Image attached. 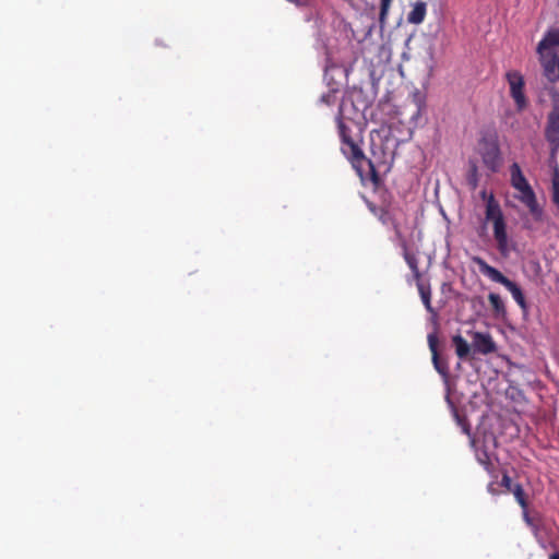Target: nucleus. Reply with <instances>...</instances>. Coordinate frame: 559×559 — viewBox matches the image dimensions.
Masks as SVG:
<instances>
[{
  "mask_svg": "<svg viewBox=\"0 0 559 559\" xmlns=\"http://www.w3.org/2000/svg\"><path fill=\"white\" fill-rule=\"evenodd\" d=\"M542 67L543 88L559 104V29L548 31L536 48Z\"/></svg>",
  "mask_w": 559,
  "mask_h": 559,
  "instance_id": "1",
  "label": "nucleus"
},
{
  "mask_svg": "<svg viewBox=\"0 0 559 559\" xmlns=\"http://www.w3.org/2000/svg\"><path fill=\"white\" fill-rule=\"evenodd\" d=\"M485 217L487 222L492 223L493 238L496 240L498 251L502 257H509L510 252L515 249V246L509 239L503 212L492 193H489L487 200Z\"/></svg>",
  "mask_w": 559,
  "mask_h": 559,
  "instance_id": "2",
  "label": "nucleus"
},
{
  "mask_svg": "<svg viewBox=\"0 0 559 559\" xmlns=\"http://www.w3.org/2000/svg\"><path fill=\"white\" fill-rule=\"evenodd\" d=\"M510 175L511 186L518 191L515 198L528 209L536 221H540L543 217V209L539 206L536 194L518 163L511 165Z\"/></svg>",
  "mask_w": 559,
  "mask_h": 559,
  "instance_id": "3",
  "label": "nucleus"
},
{
  "mask_svg": "<svg viewBox=\"0 0 559 559\" xmlns=\"http://www.w3.org/2000/svg\"><path fill=\"white\" fill-rule=\"evenodd\" d=\"M473 262L477 264L479 272L490 278L495 283L503 285L512 295L516 304L522 308H526L525 297L518 284L504 276L499 270L489 265L483 258L474 257Z\"/></svg>",
  "mask_w": 559,
  "mask_h": 559,
  "instance_id": "4",
  "label": "nucleus"
},
{
  "mask_svg": "<svg viewBox=\"0 0 559 559\" xmlns=\"http://www.w3.org/2000/svg\"><path fill=\"white\" fill-rule=\"evenodd\" d=\"M506 79L510 86V95L513 98L516 109L522 111L527 106V98L524 94V78L519 71H509Z\"/></svg>",
  "mask_w": 559,
  "mask_h": 559,
  "instance_id": "5",
  "label": "nucleus"
},
{
  "mask_svg": "<svg viewBox=\"0 0 559 559\" xmlns=\"http://www.w3.org/2000/svg\"><path fill=\"white\" fill-rule=\"evenodd\" d=\"M342 152L357 170H360L362 164L367 162L362 150L353 139L343 143ZM368 164L372 166L370 160H368Z\"/></svg>",
  "mask_w": 559,
  "mask_h": 559,
  "instance_id": "6",
  "label": "nucleus"
},
{
  "mask_svg": "<svg viewBox=\"0 0 559 559\" xmlns=\"http://www.w3.org/2000/svg\"><path fill=\"white\" fill-rule=\"evenodd\" d=\"M472 336V345L475 352L483 355H488L496 352L497 346L489 333L473 332Z\"/></svg>",
  "mask_w": 559,
  "mask_h": 559,
  "instance_id": "7",
  "label": "nucleus"
},
{
  "mask_svg": "<svg viewBox=\"0 0 559 559\" xmlns=\"http://www.w3.org/2000/svg\"><path fill=\"white\" fill-rule=\"evenodd\" d=\"M484 164L491 171H497L500 166V150L496 143L487 142L481 148Z\"/></svg>",
  "mask_w": 559,
  "mask_h": 559,
  "instance_id": "8",
  "label": "nucleus"
},
{
  "mask_svg": "<svg viewBox=\"0 0 559 559\" xmlns=\"http://www.w3.org/2000/svg\"><path fill=\"white\" fill-rule=\"evenodd\" d=\"M395 231H396V237L399 239L400 246L403 249V257L405 259V262L407 263V265L412 270L413 276L416 280V282L420 281L421 280V273H420L419 267H418V259H417L416 254L408 250L406 240L404 239V237L401 235L400 230L396 227H395Z\"/></svg>",
  "mask_w": 559,
  "mask_h": 559,
  "instance_id": "9",
  "label": "nucleus"
},
{
  "mask_svg": "<svg viewBox=\"0 0 559 559\" xmlns=\"http://www.w3.org/2000/svg\"><path fill=\"white\" fill-rule=\"evenodd\" d=\"M428 345H429V349L432 354V364L436 368V370L442 374V376H447L448 374V366L444 365V364H441L440 360H439V354H438V337L435 333H430L428 334Z\"/></svg>",
  "mask_w": 559,
  "mask_h": 559,
  "instance_id": "10",
  "label": "nucleus"
},
{
  "mask_svg": "<svg viewBox=\"0 0 559 559\" xmlns=\"http://www.w3.org/2000/svg\"><path fill=\"white\" fill-rule=\"evenodd\" d=\"M427 14V3L425 1H416L412 3V10L407 14V22L409 24L418 25L421 24Z\"/></svg>",
  "mask_w": 559,
  "mask_h": 559,
  "instance_id": "11",
  "label": "nucleus"
},
{
  "mask_svg": "<svg viewBox=\"0 0 559 559\" xmlns=\"http://www.w3.org/2000/svg\"><path fill=\"white\" fill-rule=\"evenodd\" d=\"M418 293L420 295L421 301L428 312L437 316L433 307L431 306V287L429 283L424 282L423 280L416 282Z\"/></svg>",
  "mask_w": 559,
  "mask_h": 559,
  "instance_id": "12",
  "label": "nucleus"
},
{
  "mask_svg": "<svg viewBox=\"0 0 559 559\" xmlns=\"http://www.w3.org/2000/svg\"><path fill=\"white\" fill-rule=\"evenodd\" d=\"M452 342L455 346V352L459 358L463 359L469 354L471 346L460 334L454 335L452 337Z\"/></svg>",
  "mask_w": 559,
  "mask_h": 559,
  "instance_id": "13",
  "label": "nucleus"
},
{
  "mask_svg": "<svg viewBox=\"0 0 559 559\" xmlns=\"http://www.w3.org/2000/svg\"><path fill=\"white\" fill-rule=\"evenodd\" d=\"M488 300L492 307V310L497 317L504 316L507 310L503 300L498 294L490 293L488 295Z\"/></svg>",
  "mask_w": 559,
  "mask_h": 559,
  "instance_id": "14",
  "label": "nucleus"
},
{
  "mask_svg": "<svg viewBox=\"0 0 559 559\" xmlns=\"http://www.w3.org/2000/svg\"><path fill=\"white\" fill-rule=\"evenodd\" d=\"M336 123H337L338 133H340V136H341V140H342V143H345V142L352 140V138L349 135V130H348V128L346 127V124L343 121V108H342V106H340V108H338V114L336 116Z\"/></svg>",
  "mask_w": 559,
  "mask_h": 559,
  "instance_id": "15",
  "label": "nucleus"
},
{
  "mask_svg": "<svg viewBox=\"0 0 559 559\" xmlns=\"http://www.w3.org/2000/svg\"><path fill=\"white\" fill-rule=\"evenodd\" d=\"M545 131H554L559 133V108L556 104V108L549 112L547 118V124Z\"/></svg>",
  "mask_w": 559,
  "mask_h": 559,
  "instance_id": "16",
  "label": "nucleus"
},
{
  "mask_svg": "<svg viewBox=\"0 0 559 559\" xmlns=\"http://www.w3.org/2000/svg\"><path fill=\"white\" fill-rule=\"evenodd\" d=\"M551 200L559 210V167L556 165L552 174Z\"/></svg>",
  "mask_w": 559,
  "mask_h": 559,
  "instance_id": "17",
  "label": "nucleus"
},
{
  "mask_svg": "<svg viewBox=\"0 0 559 559\" xmlns=\"http://www.w3.org/2000/svg\"><path fill=\"white\" fill-rule=\"evenodd\" d=\"M476 459L478 463L483 465L488 473L492 472L493 466L488 455V452L485 449H476Z\"/></svg>",
  "mask_w": 559,
  "mask_h": 559,
  "instance_id": "18",
  "label": "nucleus"
},
{
  "mask_svg": "<svg viewBox=\"0 0 559 559\" xmlns=\"http://www.w3.org/2000/svg\"><path fill=\"white\" fill-rule=\"evenodd\" d=\"M510 492L513 493V496H514L515 500L518 501V503L525 511L527 509L528 504H527L525 492L523 490L522 485L515 484Z\"/></svg>",
  "mask_w": 559,
  "mask_h": 559,
  "instance_id": "19",
  "label": "nucleus"
},
{
  "mask_svg": "<svg viewBox=\"0 0 559 559\" xmlns=\"http://www.w3.org/2000/svg\"><path fill=\"white\" fill-rule=\"evenodd\" d=\"M545 138L551 146V155L555 156L559 150V133L554 131H545Z\"/></svg>",
  "mask_w": 559,
  "mask_h": 559,
  "instance_id": "20",
  "label": "nucleus"
},
{
  "mask_svg": "<svg viewBox=\"0 0 559 559\" xmlns=\"http://www.w3.org/2000/svg\"><path fill=\"white\" fill-rule=\"evenodd\" d=\"M392 0H380L379 22L381 26L385 23Z\"/></svg>",
  "mask_w": 559,
  "mask_h": 559,
  "instance_id": "21",
  "label": "nucleus"
},
{
  "mask_svg": "<svg viewBox=\"0 0 559 559\" xmlns=\"http://www.w3.org/2000/svg\"><path fill=\"white\" fill-rule=\"evenodd\" d=\"M415 102H416V110L414 111V114L412 115V120L413 121H417L418 118L421 116V110H423V107H424V102L420 97L419 94H415Z\"/></svg>",
  "mask_w": 559,
  "mask_h": 559,
  "instance_id": "22",
  "label": "nucleus"
},
{
  "mask_svg": "<svg viewBox=\"0 0 559 559\" xmlns=\"http://www.w3.org/2000/svg\"><path fill=\"white\" fill-rule=\"evenodd\" d=\"M336 100V93L335 91H330L328 92L326 94H323L321 97H320V103L321 104H325L328 106H331L335 103Z\"/></svg>",
  "mask_w": 559,
  "mask_h": 559,
  "instance_id": "23",
  "label": "nucleus"
},
{
  "mask_svg": "<svg viewBox=\"0 0 559 559\" xmlns=\"http://www.w3.org/2000/svg\"><path fill=\"white\" fill-rule=\"evenodd\" d=\"M523 519H524L525 523H526L530 527H532V530L534 531V533H535V534H537L538 528H537V526L534 524V522H533L532 518L530 516V514H528V512H527V509H526L525 511L523 510Z\"/></svg>",
  "mask_w": 559,
  "mask_h": 559,
  "instance_id": "24",
  "label": "nucleus"
},
{
  "mask_svg": "<svg viewBox=\"0 0 559 559\" xmlns=\"http://www.w3.org/2000/svg\"><path fill=\"white\" fill-rule=\"evenodd\" d=\"M501 485L507 488L508 491H511L513 488L512 480L508 474H504L501 479Z\"/></svg>",
  "mask_w": 559,
  "mask_h": 559,
  "instance_id": "25",
  "label": "nucleus"
},
{
  "mask_svg": "<svg viewBox=\"0 0 559 559\" xmlns=\"http://www.w3.org/2000/svg\"><path fill=\"white\" fill-rule=\"evenodd\" d=\"M469 182L472 183L473 187H476V185H477V168L475 165L472 167V175L469 177Z\"/></svg>",
  "mask_w": 559,
  "mask_h": 559,
  "instance_id": "26",
  "label": "nucleus"
},
{
  "mask_svg": "<svg viewBox=\"0 0 559 559\" xmlns=\"http://www.w3.org/2000/svg\"><path fill=\"white\" fill-rule=\"evenodd\" d=\"M456 419L459 421V424L462 426V429L465 433L469 435V426L459 417V415H456Z\"/></svg>",
  "mask_w": 559,
  "mask_h": 559,
  "instance_id": "27",
  "label": "nucleus"
},
{
  "mask_svg": "<svg viewBox=\"0 0 559 559\" xmlns=\"http://www.w3.org/2000/svg\"><path fill=\"white\" fill-rule=\"evenodd\" d=\"M487 490H488V492H490V493H491V495H493V496H495V495H498V490L495 488L493 483H490V484L488 485Z\"/></svg>",
  "mask_w": 559,
  "mask_h": 559,
  "instance_id": "28",
  "label": "nucleus"
},
{
  "mask_svg": "<svg viewBox=\"0 0 559 559\" xmlns=\"http://www.w3.org/2000/svg\"><path fill=\"white\" fill-rule=\"evenodd\" d=\"M480 195H481V198H483L484 200H486V201L488 200L489 194H487V191H486V190H483V191L480 192Z\"/></svg>",
  "mask_w": 559,
  "mask_h": 559,
  "instance_id": "29",
  "label": "nucleus"
},
{
  "mask_svg": "<svg viewBox=\"0 0 559 559\" xmlns=\"http://www.w3.org/2000/svg\"><path fill=\"white\" fill-rule=\"evenodd\" d=\"M549 559H559V554L555 552V554L550 555Z\"/></svg>",
  "mask_w": 559,
  "mask_h": 559,
  "instance_id": "30",
  "label": "nucleus"
}]
</instances>
